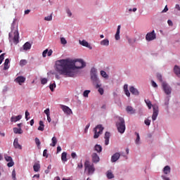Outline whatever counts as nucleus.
I'll use <instances>...</instances> for the list:
<instances>
[{"label":"nucleus","mask_w":180,"mask_h":180,"mask_svg":"<svg viewBox=\"0 0 180 180\" xmlns=\"http://www.w3.org/2000/svg\"><path fill=\"white\" fill-rule=\"evenodd\" d=\"M86 65L82 59L76 60H70V59H61L56 62V71L60 75H65V77H75L77 74L74 68L77 70L84 68Z\"/></svg>","instance_id":"f257e3e1"},{"label":"nucleus","mask_w":180,"mask_h":180,"mask_svg":"<svg viewBox=\"0 0 180 180\" xmlns=\"http://www.w3.org/2000/svg\"><path fill=\"white\" fill-rule=\"evenodd\" d=\"M116 127L120 133L123 134L126 131V124L124 123V119L122 117H116Z\"/></svg>","instance_id":"f03ea898"},{"label":"nucleus","mask_w":180,"mask_h":180,"mask_svg":"<svg viewBox=\"0 0 180 180\" xmlns=\"http://www.w3.org/2000/svg\"><path fill=\"white\" fill-rule=\"evenodd\" d=\"M97 70L96 68H93L91 70L90 75H91V79L93 82V85L96 86V88H99V86H101L102 84H101V81L99 80V78H98L97 75Z\"/></svg>","instance_id":"7ed1b4c3"},{"label":"nucleus","mask_w":180,"mask_h":180,"mask_svg":"<svg viewBox=\"0 0 180 180\" xmlns=\"http://www.w3.org/2000/svg\"><path fill=\"white\" fill-rule=\"evenodd\" d=\"M94 139H98L103 131V127H102L101 124H98L94 129Z\"/></svg>","instance_id":"20e7f679"},{"label":"nucleus","mask_w":180,"mask_h":180,"mask_svg":"<svg viewBox=\"0 0 180 180\" xmlns=\"http://www.w3.org/2000/svg\"><path fill=\"white\" fill-rule=\"evenodd\" d=\"M85 169L88 171L89 175H92L94 172H95V167H94V165H91L89 161L86 160L84 163Z\"/></svg>","instance_id":"39448f33"},{"label":"nucleus","mask_w":180,"mask_h":180,"mask_svg":"<svg viewBox=\"0 0 180 180\" xmlns=\"http://www.w3.org/2000/svg\"><path fill=\"white\" fill-rule=\"evenodd\" d=\"M162 88L166 95H169L172 92V88L167 82H162Z\"/></svg>","instance_id":"423d86ee"},{"label":"nucleus","mask_w":180,"mask_h":180,"mask_svg":"<svg viewBox=\"0 0 180 180\" xmlns=\"http://www.w3.org/2000/svg\"><path fill=\"white\" fill-rule=\"evenodd\" d=\"M146 39L147 41H151L152 40H155L156 39L155 32L153 30L151 32H148L146 36Z\"/></svg>","instance_id":"0eeeda50"},{"label":"nucleus","mask_w":180,"mask_h":180,"mask_svg":"<svg viewBox=\"0 0 180 180\" xmlns=\"http://www.w3.org/2000/svg\"><path fill=\"white\" fill-rule=\"evenodd\" d=\"M153 112L152 115V120L154 122L157 120V117H158V105H153Z\"/></svg>","instance_id":"6e6552de"},{"label":"nucleus","mask_w":180,"mask_h":180,"mask_svg":"<svg viewBox=\"0 0 180 180\" xmlns=\"http://www.w3.org/2000/svg\"><path fill=\"white\" fill-rule=\"evenodd\" d=\"M60 108L66 115H71V113H72V110H71L68 106L60 105Z\"/></svg>","instance_id":"1a4fd4ad"},{"label":"nucleus","mask_w":180,"mask_h":180,"mask_svg":"<svg viewBox=\"0 0 180 180\" xmlns=\"http://www.w3.org/2000/svg\"><path fill=\"white\" fill-rule=\"evenodd\" d=\"M26 81V77L23 76H18L15 79V82L19 84V85H22Z\"/></svg>","instance_id":"9d476101"},{"label":"nucleus","mask_w":180,"mask_h":180,"mask_svg":"<svg viewBox=\"0 0 180 180\" xmlns=\"http://www.w3.org/2000/svg\"><path fill=\"white\" fill-rule=\"evenodd\" d=\"M79 44H81V46H83L84 47H87V49H90V50H91L92 46H91V45H89V43H88V41H86L85 39H83L82 41L79 40Z\"/></svg>","instance_id":"9b49d317"},{"label":"nucleus","mask_w":180,"mask_h":180,"mask_svg":"<svg viewBox=\"0 0 180 180\" xmlns=\"http://www.w3.org/2000/svg\"><path fill=\"white\" fill-rule=\"evenodd\" d=\"M104 139H105V146L109 145V139H110V133L108 131H106L105 133Z\"/></svg>","instance_id":"f8f14e48"},{"label":"nucleus","mask_w":180,"mask_h":180,"mask_svg":"<svg viewBox=\"0 0 180 180\" xmlns=\"http://www.w3.org/2000/svg\"><path fill=\"white\" fill-rule=\"evenodd\" d=\"M13 146L15 148H18V150H22V146L19 144V139H18V138H15L14 139Z\"/></svg>","instance_id":"ddd939ff"},{"label":"nucleus","mask_w":180,"mask_h":180,"mask_svg":"<svg viewBox=\"0 0 180 180\" xmlns=\"http://www.w3.org/2000/svg\"><path fill=\"white\" fill-rule=\"evenodd\" d=\"M126 111L127 112V113H129V115H134V113H136V110H134V108H133V107L128 105L126 108Z\"/></svg>","instance_id":"4468645a"},{"label":"nucleus","mask_w":180,"mask_h":180,"mask_svg":"<svg viewBox=\"0 0 180 180\" xmlns=\"http://www.w3.org/2000/svg\"><path fill=\"white\" fill-rule=\"evenodd\" d=\"M13 40V43H15V44H18L19 43V32L15 31Z\"/></svg>","instance_id":"2eb2a0df"},{"label":"nucleus","mask_w":180,"mask_h":180,"mask_svg":"<svg viewBox=\"0 0 180 180\" xmlns=\"http://www.w3.org/2000/svg\"><path fill=\"white\" fill-rule=\"evenodd\" d=\"M129 91H130L131 94H132L133 95L138 96V95L139 94V90H137V89L134 88V86H131V87L129 88Z\"/></svg>","instance_id":"dca6fc26"},{"label":"nucleus","mask_w":180,"mask_h":180,"mask_svg":"<svg viewBox=\"0 0 180 180\" xmlns=\"http://www.w3.org/2000/svg\"><path fill=\"white\" fill-rule=\"evenodd\" d=\"M120 25L117 26V32L115 34V40H120Z\"/></svg>","instance_id":"f3484780"},{"label":"nucleus","mask_w":180,"mask_h":180,"mask_svg":"<svg viewBox=\"0 0 180 180\" xmlns=\"http://www.w3.org/2000/svg\"><path fill=\"white\" fill-rule=\"evenodd\" d=\"M174 72L177 77H180V67L178 65H174Z\"/></svg>","instance_id":"a211bd4d"},{"label":"nucleus","mask_w":180,"mask_h":180,"mask_svg":"<svg viewBox=\"0 0 180 180\" xmlns=\"http://www.w3.org/2000/svg\"><path fill=\"white\" fill-rule=\"evenodd\" d=\"M6 161H7V166L11 168V167H13L15 165V162H13V160L12 158H6Z\"/></svg>","instance_id":"6ab92c4d"},{"label":"nucleus","mask_w":180,"mask_h":180,"mask_svg":"<svg viewBox=\"0 0 180 180\" xmlns=\"http://www.w3.org/2000/svg\"><path fill=\"white\" fill-rule=\"evenodd\" d=\"M20 119H22V115L13 116L11 118V122H14V123H15V122H18Z\"/></svg>","instance_id":"aec40b11"},{"label":"nucleus","mask_w":180,"mask_h":180,"mask_svg":"<svg viewBox=\"0 0 180 180\" xmlns=\"http://www.w3.org/2000/svg\"><path fill=\"white\" fill-rule=\"evenodd\" d=\"M33 168L35 172H39V171H40V163H39V162H35Z\"/></svg>","instance_id":"412c9836"},{"label":"nucleus","mask_w":180,"mask_h":180,"mask_svg":"<svg viewBox=\"0 0 180 180\" xmlns=\"http://www.w3.org/2000/svg\"><path fill=\"white\" fill-rule=\"evenodd\" d=\"M129 86L127 84L124 85V91L125 95H127L128 97L130 96V91H129Z\"/></svg>","instance_id":"4be33fe9"},{"label":"nucleus","mask_w":180,"mask_h":180,"mask_svg":"<svg viewBox=\"0 0 180 180\" xmlns=\"http://www.w3.org/2000/svg\"><path fill=\"white\" fill-rule=\"evenodd\" d=\"M23 49L25 51L27 50H30V49H32V44H30V43L29 42H26L24 45H23Z\"/></svg>","instance_id":"5701e85b"},{"label":"nucleus","mask_w":180,"mask_h":180,"mask_svg":"<svg viewBox=\"0 0 180 180\" xmlns=\"http://www.w3.org/2000/svg\"><path fill=\"white\" fill-rule=\"evenodd\" d=\"M163 172L165 175H168V174L171 172V167H169V166H165L163 169Z\"/></svg>","instance_id":"b1692460"},{"label":"nucleus","mask_w":180,"mask_h":180,"mask_svg":"<svg viewBox=\"0 0 180 180\" xmlns=\"http://www.w3.org/2000/svg\"><path fill=\"white\" fill-rule=\"evenodd\" d=\"M13 132H14L15 134H22V133H23V131H22V129H20V128L14 127V128H13Z\"/></svg>","instance_id":"393cba45"},{"label":"nucleus","mask_w":180,"mask_h":180,"mask_svg":"<svg viewBox=\"0 0 180 180\" xmlns=\"http://www.w3.org/2000/svg\"><path fill=\"white\" fill-rule=\"evenodd\" d=\"M100 44H101V46H109V39H105L102 40V41L100 42Z\"/></svg>","instance_id":"a878e982"},{"label":"nucleus","mask_w":180,"mask_h":180,"mask_svg":"<svg viewBox=\"0 0 180 180\" xmlns=\"http://www.w3.org/2000/svg\"><path fill=\"white\" fill-rule=\"evenodd\" d=\"M8 64H9V59H8V58H6V59L5 60V62H4V70H8V69H9V65H8Z\"/></svg>","instance_id":"bb28decb"},{"label":"nucleus","mask_w":180,"mask_h":180,"mask_svg":"<svg viewBox=\"0 0 180 180\" xmlns=\"http://www.w3.org/2000/svg\"><path fill=\"white\" fill-rule=\"evenodd\" d=\"M38 130L40 131H44V122H43V121H39V127H38Z\"/></svg>","instance_id":"cd10ccee"},{"label":"nucleus","mask_w":180,"mask_h":180,"mask_svg":"<svg viewBox=\"0 0 180 180\" xmlns=\"http://www.w3.org/2000/svg\"><path fill=\"white\" fill-rule=\"evenodd\" d=\"M107 178L108 179H112L115 178V176L113 175V173H112V171L108 170L107 172Z\"/></svg>","instance_id":"c85d7f7f"},{"label":"nucleus","mask_w":180,"mask_h":180,"mask_svg":"<svg viewBox=\"0 0 180 180\" xmlns=\"http://www.w3.org/2000/svg\"><path fill=\"white\" fill-rule=\"evenodd\" d=\"M57 144V138L56 136H53L52 138V143L50 144L51 147H56V145Z\"/></svg>","instance_id":"c756f323"},{"label":"nucleus","mask_w":180,"mask_h":180,"mask_svg":"<svg viewBox=\"0 0 180 180\" xmlns=\"http://www.w3.org/2000/svg\"><path fill=\"white\" fill-rule=\"evenodd\" d=\"M145 103H146L148 109H151V108H153V104L151 103V101H150V100L147 99L145 100Z\"/></svg>","instance_id":"7c9ffc66"},{"label":"nucleus","mask_w":180,"mask_h":180,"mask_svg":"<svg viewBox=\"0 0 180 180\" xmlns=\"http://www.w3.org/2000/svg\"><path fill=\"white\" fill-rule=\"evenodd\" d=\"M136 139L135 140L136 144H140V134L138 132H135Z\"/></svg>","instance_id":"2f4dec72"},{"label":"nucleus","mask_w":180,"mask_h":180,"mask_svg":"<svg viewBox=\"0 0 180 180\" xmlns=\"http://www.w3.org/2000/svg\"><path fill=\"white\" fill-rule=\"evenodd\" d=\"M95 150L97 153H101L102 151V146L101 145H96Z\"/></svg>","instance_id":"473e14b6"},{"label":"nucleus","mask_w":180,"mask_h":180,"mask_svg":"<svg viewBox=\"0 0 180 180\" xmlns=\"http://www.w3.org/2000/svg\"><path fill=\"white\" fill-rule=\"evenodd\" d=\"M101 77H103V78H109V75H108V74L106 73V72L101 70Z\"/></svg>","instance_id":"72a5a7b5"},{"label":"nucleus","mask_w":180,"mask_h":180,"mask_svg":"<svg viewBox=\"0 0 180 180\" xmlns=\"http://www.w3.org/2000/svg\"><path fill=\"white\" fill-rule=\"evenodd\" d=\"M26 64H27V60L22 59L20 61V65L21 67H23L24 65H26Z\"/></svg>","instance_id":"f704fd0d"},{"label":"nucleus","mask_w":180,"mask_h":180,"mask_svg":"<svg viewBox=\"0 0 180 180\" xmlns=\"http://www.w3.org/2000/svg\"><path fill=\"white\" fill-rule=\"evenodd\" d=\"M89 94H91L90 90H85L83 93V96H84V98H88V95H89Z\"/></svg>","instance_id":"c9c22d12"},{"label":"nucleus","mask_w":180,"mask_h":180,"mask_svg":"<svg viewBox=\"0 0 180 180\" xmlns=\"http://www.w3.org/2000/svg\"><path fill=\"white\" fill-rule=\"evenodd\" d=\"M44 20H46L47 22H50V20H53V15H50L44 18Z\"/></svg>","instance_id":"e433bc0d"},{"label":"nucleus","mask_w":180,"mask_h":180,"mask_svg":"<svg viewBox=\"0 0 180 180\" xmlns=\"http://www.w3.org/2000/svg\"><path fill=\"white\" fill-rule=\"evenodd\" d=\"M157 78H158V81H160V82H162V83L164 82H162V75H161V74L158 73Z\"/></svg>","instance_id":"4c0bfd02"},{"label":"nucleus","mask_w":180,"mask_h":180,"mask_svg":"<svg viewBox=\"0 0 180 180\" xmlns=\"http://www.w3.org/2000/svg\"><path fill=\"white\" fill-rule=\"evenodd\" d=\"M111 158H120V153H115Z\"/></svg>","instance_id":"58836bf2"},{"label":"nucleus","mask_w":180,"mask_h":180,"mask_svg":"<svg viewBox=\"0 0 180 180\" xmlns=\"http://www.w3.org/2000/svg\"><path fill=\"white\" fill-rule=\"evenodd\" d=\"M35 143L37 144V147H40L41 142H40V139H39V138H35Z\"/></svg>","instance_id":"ea45409f"},{"label":"nucleus","mask_w":180,"mask_h":180,"mask_svg":"<svg viewBox=\"0 0 180 180\" xmlns=\"http://www.w3.org/2000/svg\"><path fill=\"white\" fill-rule=\"evenodd\" d=\"M4 59H5V53H2L1 55H0V65L2 64V62L4 61Z\"/></svg>","instance_id":"a19ab883"},{"label":"nucleus","mask_w":180,"mask_h":180,"mask_svg":"<svg viewBox=\"0 0 180 180\" xmlns=\"http://www.w3.org/2000/svg\"><path fill=\"white\" fill-rule=\"evenodd\" d=\"M41 84L42 85H46V84H47V79L46 78L41 79Z\"/></svg>","instance_id":"79ce46f5"},{"label":"nucleus","mask_w":180,"mask_h":180,"mask_svg":"<svg viewBox=\"0 0 180 180\" xmlns=\"http://www.w3.org/2000/svg\"><path fill=\"white\" fill-rule=\"evenodd\" d=\"M49 88L51 92H53V91H54V88H56V83L50 84Z\"/></svg>","instance_id":"37998d69"},{"label":"nucleus","mask_w":180,"mask_h":180,"mask_svg":"<svg viewBox=\"0 0 180 180\" xmlns=\"http://www.w3.org/2000/svg\"><path fill=\"white\" fill-rule=\"evenodd\" d=\"M12 178L13 180H16V172L15 169H13L12 172Z\"/></svg>","instance_id":"c03bdc74"},{"label":"nucleus","mask_w":180,"mask_h":180,"mask_svg":"<svg viewBox=\"0 0 180 180\" xmlns=\"http://www.w3.org/2000/svg\"><path fill=\"white\" fill-rule=\"evenodd\" d=\"M60 42L61 44H67V40L64 37L60 38Z\"/></svg>","instance_id":"a18cd8bd"},{"label":"nucleus","mask_w":180,"mask_h":180,"mask_svg":"<svg viewBox=\"0 0 180 180\" xmlns=\"http://www.w3.org/2000/svg\"><path fill=\"white\" fill-rule=\"evenodd\" d=\"M144 122H145V124H146V126H150V124H151V120L148 119L145 120Z\"/></svg>","instance_id":"49530a36"},{"label":"nucleus","mask_w":180,"mask_h":180,"mask_svg":"<svg viewBox=\"0 0 180 180\" xmlns=\"http://www.w3.org/2000/svg\"><path fill=\"white\" fill-rule=\"evenodd\" d=\"M44 113L46 115V116H50V109L49 108H46L44 110Z\"/></svg>","instance_id":"de8ad7c7"},{"label":"nucleus","mask_w":180,"mask_h":180,"mask_svg":"<svg viewBox=\"0 0 180 180\" xmlns=\"http://www.w3.org/2000/svg\"><path fill=\"white\" fill-rule=\"evenodd\" d=\"M28 116H30V113L29 112V111L26 110L25 111V119H26V120H29Z\"/></svg>","instance_id":"09e8293b"},{"label":"nucleus","mask_w":180,"mask_h":180,"mask_svg":"<svg viewBox=\"0 0 180 180\" xmlns=\"http://www.w3.org/2000/svg\"><path fill=\"white\" fill-rule=\"evenodd\" d=\"M43 157H46L47 158L49 157V155L47 154V149H45L43 152Z\"/></svg>","instance_id":"8fccbe9b"},{"label":"nucleus","mask_w":180,"mask_h":180,"mask_svg":"<svg viewBox=\"0 0 180 180\" xmlns=\"http://www.w3.org/2000/svg\"><path fill=\"white\" fill-rule=\"evenodd\" d=\"M49 49H46L42 53V57H46Z\"/></svg>","instance_id":"3c124183"},{"label":"nucleus","mask_w":180,"mask_h":180,"mask_svg":"<svg viewBox=\"0 0 180 180\" xmlns=\"http://www.w3.org/2000/svg\"><path fill=\"white\" fill-rule=\"evenodd\" d=\"M98 91L99 92L100 95H102L103 94V89L101 88V86H99Z\"/></svg>","instance_id":"603ef678"},{"label":"nucleus","mask_w":180,"mask_h":180,"mask_svg":"<svg viewBox=\"0 0 180 180\" xmlns=\"http://www.w3.org/2000/svg\"><path fill=\"white\" fill-rule=\"evenodd\" d=\"M91 126V124L90 123H89L86 126V127H85V129H84V133H86L87 131H88V129H89V127Z\"/></svg>","instance_id":"864d4df0"},{"label":"nucleus","mask_w":180,"mask_h":180,"mask_svg":"<svg viewBox=\"0 0 180 180\" xmlns=\"http://www.w3.org/2000/svg\"><path fill=\"white\" fill-rule=\"evenodd\" d=\"M51 54H53V50L50 49V50L48 51V52H47V56H48V57H51Z\"/></svg>","instance_id":"5fc2aeb1"},{"label":"nucleus","mask_w":180,"mask_h":180,"mask_svg":"<svg viewBox=\"0 0 180 180\" xmlns=\"http://www.w3.org/2000/svg\"><path fill=\"white\" fill-rule=\"evenodd\" d=\"M152 86H153V88H158V85H157V83H155V82L152 81Z\"/></svg>","instance_id":"6e6d98bb"},{"label":"nucleus","mask_w":180,"mask_h":180,"mask_svg":"<svg viewBox=\"0 0 180 180\" xmlns=\"http://www.w3.org/2000/svg\"><path fill=\"white\" fill-rule=\"evenodd\" d=\"M61 158H67V153L63 152L61 155Z\"/></svg>","instance_id":"4d7b16f0"},{"label":"nucleus","mask_w":180,"mask_h":180,"mask_svg":"<svg viewBox=\"0 0 180 180\" xmlns=\"http://www.w3.org/2000/svg\"><path fill=\"white\" fill-rule=\"evenodd\" d=\"M67 13H68V16H70V17L72 15V13H71V11H70V9L67 10Z\"/></svg>","instance_id":"13d9d810"},{"label":"nucleus","mask_w":180,"mask_h":180,"mask_svg":"<svg viewBox=\"0 0 180 180\" xmlns=\"http://www.w3.org/2000/svg\"><path fill=\"white\" fill-rule=\"evenodd\" d=\"M71 157H72V158H75L76 157H77V153H71Z\"/></svg>","instance_id":"bf43d9fd"},{"label":"nucleus","mask_w":180,"mask_h":180,"mask_svg":"<svg viewBox=\"0 0 180 180\" xmlns=\"http://www.w3.org/2000/svg\"><path fill=\"white\" fill-rule=\"evenodd\" d=\"M165 12H168V7L167 6H165V8L162 11V13H165Z\"/></svg>","instance_id":"052dcab7"},{"label":"nucleus","mask_w":180,"mask_h":180,"mask_svg":"<svg viewBox=\"0 0 180 180\" xmlns=\"http://www.w3.org/2000/svg\"><path fill=\"white\" fill-rule=\"evenodd\" d=\"M92 158H99V156L96 153H94L92 155Z\"/></svg>","instance_id":"680f3d73"},{"label":"nucleus","mask_w":180,"mask_h":180,"mask_svg":"<svg viewBox=\"0 0 180 180\" xmlns=\"http://www.w3.org/2000/svg\"><path fill=\"white\" fill-rule=\"evenodd\" d=\"M167 23H168L169 26H172V25H173L172 21L171 20H168Z\"/></svg>","instance_id":"e2e57ef3"},{"label":"nucleus","mask_w":180,"mask_h":180,"mask_svg":"<svg viewBox=\"0 0 180 180\" xmlns=\"http://www.w3.org/2000/svg\"><path fill=\"white\" fill-rule=\"evenodd\" d=\"M117 160H119V158H112L111 162H116V161H117Z\"/></svg>","instance_id":"0e129e2a"},{"label":"nucleus","mask_w":180,"mask_h":180,"mask_svg":"<svg viewBox=\"0 0 180 180\" xmlns=\"http://www.w3.org/2000/svg\"><path fill=\"white\" fill-rule=\"evenodd\" d=\"M46 117H47V120L49 123H50L51 122V117H50V115H46Z\"/></svg>","instance_id":"69168bd1"},{"label":"nucleus","mask_w":180,"mask_h":180,"mask_svg":"<svg viewBox=\"0 0 180 180\" xmlns=\"http://www.w3.org/2000/svg\"><path fill=\"white\" fill-rule=\"evenodd\" d=\"M175 8H176V9H177V11H180V6L179 4H176Z\"/></svg>","instance_id":"338daca9"},{"label":"nucleus","mask_w":180,"mask_h":180,"mask_svg":"<svg viewBox=\"0 0 180 180\" xmlns=\"http://www.w3.org/2000/svg\"><path fill=\"white\" fill-rule=\"evenodd\" d=\"M77 167H78V168H82V167H83V165H82V164L80 162V163H79L78 165H77Z\"/></svg>","instance_id":"774afa93"}]
</instances>
